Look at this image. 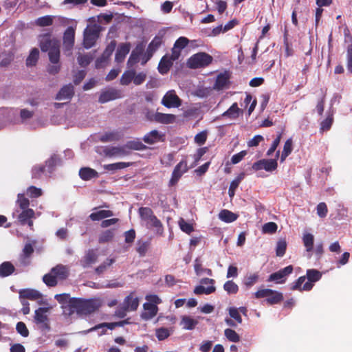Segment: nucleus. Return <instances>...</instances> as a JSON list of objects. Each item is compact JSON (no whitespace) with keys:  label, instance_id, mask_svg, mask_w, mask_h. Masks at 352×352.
<instances>
[{"label":"nucleus","instance_id":"603ef678","mask_svg":"<svg viewBox=\"0 0 352 352\" xmlns=\"http://www.w3.org/2000/svg\"><path fill=\"white\" fill-rule=\"evenodd\" d=\"M39 52L38 49L34 48L27 58L26 64L28 66L35 65L38 58Z\"/></svg>","mask_w":352,"mask_h":352},{"label":"nucleus","instance_id":"c85d7f7f","mask_svg":"<svg viewBox=\"0 0 352 352\" xmlns=\"http://www.w3.org/2000/svg\"><path fill=\"white\" fill-rule=\"evenodd\" d=\"M122 304L128 309L130 311H135L139 306V298L135 296L133 294H131L127 296Z\"/></svg>","mask_w":352,"mask_h":352},{"label":"nucleus","instance_id":"9b49d317","mask_svg":"<svg viewBox=\"0 0 352 352\" xmlns=\"http://www.w3.org/2000/svg\"><path fill=\"white\" fill-rule=\"evenodd\" d=\"M99 30L96 25L88 26L84 31L83 44L85 47L91 48L98 37Z\"/></svg>","mask_w":352,"mask_h":352},{"label":"nucleus","instance_id":"f8f14e48","mask_svg":"<svg viewBox=\"0 0 352 352\" xmlns=\"http://www.w3.org/2000/svg\"><path fill=\"white\" fill-rule=\"evenodd\" d=\"M162 104L168 108H175L180 107L182 101L175 90H170L162 98Z\"/></svg>","mask_w":352,"mask_h":352},{"label":"nucleus","instance_id":"79ce46f5","mask_svg":"<svg viewBox=\"0 0 352 352\" xmlns=\"http://www.w3.org/2000/svg\"><path fill=\"white\" fill-rule=\"evenodd\" d=\"M194 268H195V273L197 276H201L204 273L208 274V276L212 275V272L210 269L202 267L201 261L199 258L195 259V264H194Z\"/></svg>","mask_w":352,"mask_h":352},{"label":"nucleus","instance_id":"393cba45","mask_svg":"<svg viewBox=\"0 0 352 352\" xmlns=\"http://www.w3.org/2000/svg\"><path fill=\"white\" fill-rule=\"evenodd\" d=\"M197 318H194L190 316L184 315L181 316L180 326L185 330H192L198 324Z\"/></svg>","mask_w":352,"mask_h":352},{"label":"nucleus","instance_id":"412c9836","mask_svg":"<svg viewBox=\"0 0 352 352\" xmlns=\"http://www.w3.org/2000/svg\"><path fill=\"white\" fill-rule=\"evenodd\" d=\"M50 307H40L35 311L34 320L37 324H42L45 328H49L47 325V313L50 311Z\"/></svg>","mask_w":352,"mask_h":352},{"label":"nucleus","instance_id":"4be33fe9","mask_svg":"<svg viewBox=\"0 0 352 352\" xmlns=\"http://www.w3.org/2000/svg\"><path fill=\"white\" fill-rule=\"evenodd\" d=\"M302 241L305 248V251L307 253V257L311 258L314 250V234L307 232H304L302 236Z\"/></svg>","mask_w":352,"mask_h":352},{"label":"nucleus","instance_id":"052dcab7","mask_svg":"<svg viewBox=\"0 0 352 352\" xmlns=\"http://www.w3.org/2000/svg\"><path fill=\"white\" fill-rule=\"evenodd\" d=\"M26 194L31 198H36L42 195V190L35 186H30L26 191Z\"/></svg>","mask_w":352,"mask_h":352},{"label":"nucleus","instance_id":"f03ea898","mask_svg":"<svg viewBox=\"0 0 352 352\" xmlns=\"http://www.w3.org/2000/svg\"><path fill=\"white\" fill-rule=\"evenodd\" d=\"M138 214L141 219L142 224L146 228L153 230L156 234L162 235L164 228L162 222L154 214L153 210L148 207H141L138 210Z\"/></svg>","mask_w":352,"mask_h":352},{"label":"nucleus","instance_id":"cd10ccee","mask_svg":"<svg viewBox=\"0 0 352 352\" xmlns=\"http://www.w3.org/2000/svg\"><path fill=\"white\" fill-rule=\"evenodd\" d=\"M131 49V45L129 43H121L116 51L115 60L118 63L122 62L126 56L129 54Z\"/></svg>","mask_w":352,"mask_h":352},{"label":"nucleus","instance_id":"58836bf2","mask_svg":"<svg viewBox=\"0 0 352 352\" xmlns=\"http://www.w3.org/2000/svg\"><path fill=\"white\" fill-rule=\"evenodd\" d=\"M98 258L96 252L94 250H89L85 256L82 261V265L84 267H88L90 265L94 263Z\"/></svg>","mask_w":352,"mask_h":352},{"label":"nucleus","instance_id":"7ed1b4c3","mask_svg":"<svg viewBox=\"0 0 352 352\" xmlns=\"http://www.w3.org/2000/svg\"><path fill=\"white\" fill-rule=\"evenodd\" d=\"M307 278L300 276L291 287L292 290L309 291L314 286V283L321 278L322 274L317 270L311 269L307 271Z\"/></svg>","mask_w":352,"mask_h":352},{"label":"nucleus","instance_id":"1a4fd4ad","mask_svg":"<svg viewBox=\"0 0 352 352\" xmlns=\"http://www.w3.org/2000/svg\"><path fill=\"white\" fill-rule=\"evenodd\" d=\"M256 298H266V301L270 304H276L283 300V294L278 292L270 289H262L254 293Z\"/></svg>","mask_w":352,"mask_h":352},{"label":"nucleus","instance_id":"423d86ee","mask_svg":"<svg viewBox=\"0 0 352 352\" xmlns=\"http://www.w3.org/2000/svg\"><path fill=\"white\" fill-rule=\"evenodd\" d=\"M146 302L143 305L144 311L141 317L144 320H148L155 317L158 311L157 305L162 302L160 297L155 294L146 296Z\"/></svg>","mask_w":352,"mask_h":352},{"label":"nucleus","instance_id":"bb28decb","mask_svg":"<svg viewBox=\"0 0 352 352\" xmlns=\"http://www.w3.org/2000/svg\"><path fill=\"white\" fill-rule=\"evenodd\" d=\"M20 300H38L41 297V294L39 292L32 289H21L19 292Z\"/></svg>","mask_w":352,"mask_h":352},{"label":"nucleus","instance_id":"774afa93","mask_svg":"<svg viewBox=\"0 0 352 352\" xmlns=\"http://www.w3.org/2000/svg\"><path fill=\"white\" fill-rule=\"evenodd\" d=\"M92 57L88 54L79 55L78 57V62L82 67L87 66L91 61Z\"/></svg>","mask_w":352,"mask_h":352},{"label":"nucleus","instance_id":"4d7b16f0","mask_svg":"<svg viewBox=\"0 0 352 352\" xmlns=\"http://www.w3.org/2000/svg\"><path fill=\"white\" fill-rule=\"evenodd\" d=\"M278 226L274 222H268L262 227V232L265 234H273L277 230Z\"/></svg>","mask_w":352,"mask_h":352},{"label":"nucleus","instance_id":"0e129e2a","mask_svg":"<svg viewBox=\"0 0 352 352\" xmlns=\"http://www.w3.org/2000/svg\"><path fill=\"white\" fill-rule=\"evenodd\" d=\"M16 329L17 332L23 337H28L29 335V331L25 324L23 322H19L16 324Z\"/></svg>","mask_w":352,"mask_h":352},{"label":"nucleus","instance_id":"dca6fc26","mask_svg":"<svg viewBox=\"0 0 352 352\" xmlns=\"http://www.w3.org/2000/svg\"><path fill=\"white\" fill-rule=\"evenodd\" d=\"M116 46V43L115 41H111L106 47L104 51L102 56L100 58H98L96 61V67L97 68H100L106 66L108 63V60L113 52L114 51Z\"/></svg>","mask_w":352,"mask_h":352},{"label":"nucleus","instance_id":"3c124183","mask_svg":"<svg viewBox=\"0 0 352 352\" xmlns=\"http://www.w3.org/2000/svg\"><path fill=\"white\" fill-rule=\"evenodd\" d=\"M33 251V247L30 243H27L25 245V247L23 250V254L21 256V263L23 265H26L28 263L26 262V259L32 254Z\"/></svg>","mask_w":352,"mask_h":352},{"label":"nucleus","instance_id":"ddd939ff","mask_svg":"<svg viewBox=\"0 0 352 352\" xmlns=\"http://www.w3.org/2000/svg\"><path fill=\"white\" fill-rule=\"evenodd\" d=\"M78 314H88L97 309L96 302L90 300L76 298Z\"/></svg>","mask_w":352,"mask_h":352},{"label":"nucleus","instance_id":"b1692460","mask_svg":"<svg viewBox=\"0 0 352 352\" xmlns=\"http://www.w3.org/2000/svg\"><path fill=\"white\" fill-rule=\"evenodd\" d=\"M176 60L173 59V54L170 56L166 55L162 57L158 65L159 72L162 74H166L173 65V61Z\"/></svg>","mask_w":352,"mask_h":352},{"label":"nucleus","instance_id":"bf43d9fd","mask_svg":"<svg viewBox=\"0 0 352 352\" xmlns=\"http://www.w3.org/2000/svg\"><path fill=\"white\" fill-rule=\"evenodd\" d=\"M287 243L285 240H279L276 244V253L278 256H283L286 251Z\"/></svg>","mask_w":352,"mask_h":352},{"label":"nucleus","instance_id":"338daca9","mask_svg":"<svg viewBox=\"0 0 352 352\" xmlns=\"http://www.w3.org/2000/svg\"><path fill=\"white\" fill-rule=\"evenodd\" d=\"M52 23V18L50 16H42L36 20V24L42 27L50 25Z\"/></svg>","mask_w":352,"mask_h":352},{"label":"nucleus","instance_id":"4468645a","mask_svg":"<svg viewBox=\"0 0 352 352\" xmlns=\"http://www.w3.org/2000/svg\"><path fill=\"white\" fill-rule=\"evenodd\" d=\"M188 171V164L186 160H182L174 168L171 178L169 181L170 186L175 185L181 177Z\"/></svg>","mask_w":352,"mask_h":352},{"label":"nucleus","instance_id":"72a5a7b5","mask_svg":"<svg viewBox=\"0 0 352 352\" xmlns=\"http://www.w3.org/2000/svg\"><path fill=\"white\" fill-rule=\"evenodd\" d=\"M219 218L226 223H232L237 219L238 215L230 210H222L219 214Z\"/></svg>","mask_w":352,"mask_h":352},{"label":"nucleus","instance_id":"7c9ffc66","mask_svg":"<svg viewBox=\"0 0 352 352\" xmlns=\"http://www.w3.org/2000/svg\"><path fill=\"white\" fill-rule=\"evenodd\" d=\"M122 135L118 131H107L99 137V140L102 142H110L119 140Z\"/></svg>","mask_w":352,"mask_h":352},{"label":"nucleus","instance_id":"9d476101","mask_svg":"<svg viewBox=\"0 0 352 352\" xmlns=\"http://www.w3.org/2000/svg\"><path fill=\"white\" fill-rule=\"evenodd\" d=\"M215 280L212 278H204L200 280V285L194 289V293L196 295H209L216 291L214 286Z\"/></svg>","mask_w":352,"mask_h":352},{"label":"nucleus","instance_id":"e433bc0d","mask_svg":"<svg viewBox=\"0 0 352 352\" xmlns=\"http://www.w3.org/2000/svg\"><path fill=\"white\" fill-rule=\"evenodd\" d=\"M113 215V214L111 210H101L92 212L89 215V218L92 221H99L107 217H112Z\"/></svg>","mask_w":352,"mask_h":352},{"label":"nucleus","instance_id":"ea45409f","mask_svg":"<svg viewBox=\"0 0 352 352\" xmlns=\"http://www.w3.org/2000/svg\"><path fill=\"white\" fill-rule=\"evenodd\" d=\"M144 47L142 45H138L136 48L131 52L128 60L129 66H132L139 61V55L142 52Z\"/></svg>","mask_w":352,"mask_h":352},{"label":"nucleus","instance_id":"f257e3e1","mask_svg":"<svg viewBox=\"0 0 352 352\" xmlns=\"http://www.w3.org/2000/svg\"><path fill=\"white\" fill-rule=\"evenodd\" d=\"M40 47L43 52H47L50 60L54 65L48 67L50 74H55L60 70V66L57 65L60 58V42L52 38L50 35H42L39 38Z\"/></svg>","mask_w":352,"mask_h":352},{"label":"nucleus","instance_id":"a19ab883","mask_svg":"<svg viewBox=\"0 0 352 352\" xmlns=\"http://www.w3.org/2000/svg\"><path fill=\"white\" fill-rule=\"evenodd\" d=\"M154 120L158 122L168 124L173 122L175 116L171 114L156 113L154 116Z\"/></svg>","mask_w":352,"mask_h":352},{"label":"nucleus","instance_id":"a878e982","mask_svg":"<svg viewBox=\"0 0 352 352\" xmlns=\"http://www.w3.org/2000/svg\"><path fill=\"white\" fill-rule=\"evenodd\" d=\"M0 115L3 116L8 122L13 124L19 123L18 111L13 109H0Z\"/></svg>","mask_w":352,"mask_h":352},{"label":"nucleus","instance_id":"37998d69","mask_svg":"<svg viewBox=\"0 0 352 352\" xmlns=\"http://www.w3.org/2000/svg\"><path fill=\"white\" fill-rule=\"evenodd\" d=\"M14 270V267L10 262H4L0 265V276L6 277L10 275Z\"/></svg>","mask_w":352,"mask_h":352},{"label":"nucleus","instance_id":"09e8293b","mask_svg":"<svg viewBox=\"0 0 352 352\" xmlns=\"http://www.w3.org/2000/svg\"><path fill=\"white\" fill-rule=\"evenodd\" d=\"M224 290L228 294H235L239 291V286L232 280H228L223 285Z\"/></svg>","mask_w":352,"mask_h":352},{"label":"nucleus","instance_id":"5fc2aeb1","mask_svg":"<svg viewBox=\"0 0 352 352\" xmlns=\"http://www.w3.org/2000/svg\"><path fill=\"white\" fill-rule=\"evenodd\" d=\"M224 335L226 337V338L230 342H238L240 341V336L233 329H226L224 331Z\"/></svg>","mask_w":352,"mask_h":352},{"label":"nucleus","instance_id":"e2e57ef3","mask_svg":"<svg viewBox=\"0 0 352 352\" xmlns=\"http://www.w3.org/2000/svg\"><path fill=\"white\" fill-rule=\"evenodd\" d=\"M316 210H317V214L320 217L324 218L327 216V212H328V209H327V206L325 203L320 202V204H318L317 206Z\"/></svg>","mask_w":352,"mask_h":352},{"label":"nucleus","instance_id":"c756f323","mask_svg":"<svg viewBox=\"0 0 352 352\" xmlns=\"http://www.w3.org/2000/svg\"><path fill=\"white\" fill-rule=\"evenodd\" d=\"M162 140V135L157 130H153L149 133H146L143 140L145 143L148 144H153L160 142Z\"/></svg>","mask_w":352,"mask_h":352},{"label":"nucleus","instance_id":"0eeeda50","mask_svg":"<svg viewBox=\"0 0 352 352\" xmlns=\"http://www.w3.org/2000/svg\"><path fill=\"white\" fill-rule=\"evenodd\" d=\"M55 299L62 304L63 314L65 316H72L74 314H78V307L76 298H70L67 294H56Z\"/></svg>","mask_w":352,"mask_h":352},{"label":"nucleus","instance_id":"20e7f679","mask_svg":"<svg viewBox=\"0 0 352 352\" xmlns=\"http://www.w3.org/2000/svg\"><path fill=\"white\" fill-rule=\"evenodd\" d=\"M16 205L21 210V212H19L18 209H16L13 213V216H14L15 213H19L17 219L21 224L24 225L28 219L35 218V212L32 209L28 208L30 201L29 199L25 197L23 193L18 194Z\"/></svg>","mask_w":352,"mask_h":352},{"label":"nucleus","instance_id":"2f4dec72","mask_svg":"<svg viewBox=\"0 0 352 352\" xmlns=\"http://www.w3.org/2000/svg\"><path fill=\"white\" fill-rule=\"evenodd\" d=\"M74 94V87L69 84L64 86L56 96L57 100H69Z\"/></svg>","mask_w":352,"mask_h":352},{"label":"nucleus","instance_id":"f3484780","mask_svg":"<svg viewBox=\"0 0 352 352\" xmlns=\"http://www.w3.org/2000/svg\"><path fill=\"white\" fill-rule=\"evenodd\" d=\"M293 271L292 265L287 266L279 271L272 273L268 278V281H275L277 283H283L285 281V277L290 274Z\"/></svg>","mask_w":352,"mask_h":352},{"label":"nucleus","instance_id":"aec40b11","mask_svg":"<svg viewBox=\"0 0 352 352\" xmlns=\"http://www.w3.org/2000/svg\"><path fill=\"white\" fill-rule=\"evenodd\" d=\"M189 43V40L184 36H181L174 43L172 48L173 59H178L181 54V51L185 48Z\"/></svg>","mask_w":352,"mask_h":352},{"label":"nucleus","instance_id":"8fccbe9b","mask_svg":"<svg viewBox=\"0 0 352 352\" xmlns=\"http://www.w3.org/2000/svg\"><path fill=\"white\" fill-rule=\"evenodd\" d=\"M171 330L168 328L161 327L155 330L157 338L160 340H164L168 338L171 334Z\"/></svg>","mask_w":352,"mask_h":352},{"label":"nucleus","instance_id":"49530a36","mask_svg":"<svg viewBox=\"0 0 352 352\" xmlns=\"http://www.w3.org/2000/svg\"><path fill=\"white\" fill-rule=\"evenodd\" d=\"M243 177L244 174L242 173L231 182L228 190V194L230 197H232L234 195L235 190L238 188Z\"/></svg>","mask_w":352,"mask_h":352},{"label":"nucleus","instance_id":"864d4df0","mask_svg":"<svg viewBox=\"0 0 352 352\" xmlns=\"http://www.w3.org/2000/svg\"><path fill=\"white\" fill-rule=\"evenodd\" d=\"M124 146L126 151L127 149L140 151L145 148V146L139 140L129 141Z\"/></svg>","mask_w":352,"mask_h":352},{"label":"nucleus","instance_id":"680f3d73","mask_svg":"<svg viewBox=\"0 0 352 352\" xmlns=\"http://www.w3.org/2000/svg\"><path fill=\"white\" fill-rule=\"evenodd\" d=\"M113 232L111 230H107L103 232L99 236V242L104 243L109 241L113 237Z\"/></svg>","mask_w":352,"mask_h":352},{"label":"nucleus","instance_id":"6e6d98bb","mask_svg":"<svg viewBox=\"0 0 352 352\" xmlns=\"http://www.w3.org/2000/svg\"><path fill=\"white\" fill-rule=\"evenodd\" d=\"M277 166L278 164L276 159L263 160V169L266 171H273L276 169Z\"/></svg>","mask_w":352,"mask_h":352},{"label":"nucleus","instance_id":"c03bdc74","mask_svg":"<svg viewBox=\"0 0 352 352\" xmlns=\"http://www.w3.org/2000/svg\"><path fill=\"white\" fill-rule=\"evenodd\" d=\"M293 141L292 138H289L284 144L283 150L280 156V162H283L285 160L286 157L292 153Z\"/></svg>","mask_w":352,"mask_h":352},{"label":"nucleus","instance_id":"de8ad7c7","mask_svg":"<svg viewBox=\"0 0 352 352\" xmlns=\"http://www.w3.org/2000/svg\"><path fill=\"white\" fill-rule=\"evenodd\" d=\"M128 323H129V322H128L127 320H123V321H120V322H118L103 323V324H98L97 326H95L94 327L90 329L88 331V332L92 331L94 330H96L97 329H99V328L103 327H107L109 329H114L117 326L122 327L124 324H128Z\"/></svg>","mask_w":352,"mask_h":352},{"label":"nucleus","instance_id":"5701e85b","mask_svg":"<svg viewBox=\"0 0 352 352\" xmlns=\"http://www.w3.org/2000/svg\"><path fill=\"white\" fill-rule=\"evenodd\" d=\"M163 37L164 34L159 33L149 43L146 50L147 53L148 54V58H151L153 53L162 45L163 43Z\"/></svg>","mask_w":352,"mask_h":352},{"label":"nucleus","instance_id":"39448f33","mask_svg":"<svg viewBox=\"0 0 352 352\" xmlns=\"http://www.w3.org/2000/svg\"><path fill=\"white\" fill-rule=\"evenodd\" d=\"M69 272L67 266L58 265L53 267L50 272L45 274L43 278V282L49 287L56 285L58 280H65L69 276Z\"/></svg>","mask_w":352,"mask_h":352},{"label":"nucleus","instance_id":"6e6552de","mask_svg":"<svg viewBox=\"0 0 352 352\" xmlns=\"http://www.w3.org/2000/svg\"><path fill=\"white\" fill-rule=\"evenodd\" d=\"M212 60L209 54L201 52L192 56L188 60V66L192 69H197L208 65Z\"/></svg>","mask_w":352,"mask_h":352},{"label":"nucleus","instance_id":"a18cd8bd","mask_svg":"<svg viewBox=\"0 0 352 352\" xmlns=\"http://www.w3.org/2000/svg\"><path fill=\"white\" fill-rule=\"evenodd\" d=\"M135 77L134 70L126 71L120 78V83L123 85H128L131 82H133V78Z\"/></svg>","mask_w":352,"mask_h":352},{"label":"nucleus","instance_id":"2eb2a0df","mask_svg":"<svg viewBox=\"0 0 352 352\" xmlns=\"http://www.w3.org/2000/svg\"><path fill=\"white\" fill-rule=\"evenodd\" d=\"M122 96L120 91L114 88H109L101 92L99 97V102L100 103H105L113 100L120 98Z\"/></svg>","mask_w":352,"mask_h":352},{"label":"nucleus","instance_id":"6ab92c4d","mask_svg":"<svg viewBox=\"0 0 352 352\" xmlns=\"http://www.w3.org/2000/svg\"><path fill=\"white\" fill-rule=\"evenodd\" d=\"M75 30L68 27L63 36V46L66 52H70L74 44Z\"/></svg>","mask_w":352,"mask_h":352},{"label":"nucleus","instance_id":"a211bd4d","mask_svg":"<svg viewBox=\"0 0 352 352\" xmlns=\"http://www.w3.org/2000/svg\"><path fill=\"white\" fill-rule=\"evenodd\" d=\"M230 74L228 72H224L219 74L216 78L215 83L214 85V89L216 90H223L228 89L230 85Z\"/></svg>","mask_w":352,"mask_h":352},{"label":"nucleus","instance_id":"4c0bfd02","mask_svg":"<svg viewBox=\"0 0 352 352\" xmlns=\"http://www.w3.org/2000/svg\"><path fill=\"white\" fill-rule=\"evenodd\" d=\"M241 109L238 107L236 102L232 104V105L223 114V117H228L231 119H235L239 117Z\"/></svg>","mask_w":352,"mask_h":352},{"label":"nucleus","instance_id":"c9c22d12","mask_svg":"<svg viewBox=\"0 0 352 352\" xmlns=\"http://www.w3.org/2000/svg\"><path fill=\"white\" fill-rule=\"evenodd\" d=\"M79 175L83 180H89L98 177V173L91 168L85 167L80 169Z\"/></svg>","mask_w":352,"mask_h":352},{"label":"nucleus","instance_id":"f704fd0d","mask_svg":"<svg viewBox=\"0 0 352 352\" xmlns=\"http://www.w3.org/2000/svg\"><path fill=\"white\" fill-rule=\"evenodd\" d=\"M106 154L109 156H124L129 154V151L124 146H113L106 150Z\"/></svg>","mask_w":352,"mask_h":352},{"label":"nucleus","instance_id":"473e14b6","mask_svg":"<svg viewBox=\"0 0 352 352\" xmlns=\"http://www.w3.org/2000/svg\"><path fill=\"white\" fill-rule=\"evenodd\" d=\"M258 279L259 274L258 272L250 273L244 277L243 284L246 288L250 289L258 281Z\"/></svg>","mask_w":352,"mask_h":352},{"label":"nucleus","instance_id":"13d9d810","mask_svg":"<svg viewBox=\"0 0 352 352\" xmlns=\"http://www.w3.org/2000/svg\"><path fill=\"white\" fill-rule=\"evenodd\" d=\"M178 225L180 229L187 234H190L193 231L192 225L186 221L183 218L179 219Z\"/></svg>","mask_w":352,"mask_h":352},{"label":"nucleus","instance_id":"69168bd1","mask_svg":"<svg viewBox=\"0 0 352 352\" xmlns=\"http://www.w3.org/2000/svg\"><path fill=\"white\" fill-rule=\"evenodd\" d=\"M195 142L198 145L204 144L207 140V132L206 131H203L199 133H197L195 136Z\"/></svg>","mask_w":352,"mask_h":352}]
</instances>
